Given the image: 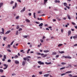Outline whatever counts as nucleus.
<instances>
[{
    "label": "nucleus",
    "mask_w": 77,
    "mask_h": 77,
    "mask_svg": "<svg viewBox=\"0 0 77 77\" xmlns=\"http://www.w3.org/2000/svg\"><path fill=\"white\" fill-rule=\"evenodd\" d=\"M72 77H77V75L74 76H72Z\"/></svg>",
    "instance_id": "obj_64"
},
{
    "label": "nucleus",
    "mask_w": 77,
    "mask_h": 77,
    "mask_svg": "<svg viewBox=\"0 0 77 77\" xmlns=\"http://www.w3.org/2000/svg\"><path fill=\"white\" fill-rule=\"evenodd\" d=\"M66 73H62V74H61L60 75L61 76H63V75H66Z\"/></svg>",
    "instance_id": "obj_25"
},
{
    "label": "nucleus",
    "mask_w": 77,
    "mask_h": 77,
    "mask_svg": "<svg viewBox=\"0 0 77 77\" xmlns=\"http://www.w3.org/2000/svg\"><path fill=\"white\" fill-rule=\"evenodd\" d=\"M45 36H43L42 37V39H45Z\"/></svg>",
    "instance_id": "obj_55"
},
{
    "label": "nucleus",
    "mask_w": 77,
    "mask_h": 77,
    "mask_svg": "<svg viewBox=\"0 0 77 77\" xmlns=\"http://www.w3.org/2000/svg\"><path fill=\"white\" fill-rule=\"evenodd\" d=\"M15 8H17V2L15 3Z\"/></svg>",
    "instance_id": "obj_36"
},
{
    "label": "nucleus",
    "mask_w": 77,
    "mask_h": 77,
    "mask_svg": "<svg viewBox=\"0 0 77 77\" xmlns=\"http://www.w3.org/2000/svg\"><path fill=\"white\" fill-rule=\"evenodd\" d=\"M3 66H5V67L6 66H7V65H6V64H4L3 65Z\"/></svg>",
    "instance_id": "obj_57"
},
{
    "label": "nucleus",
    "mask_w": 77,
    "mask_h": 77,
    "mask_svg": "<svg viewBox=\"0 0 77 77\" xmlns=\"http://www.w3.org/2000/svg\"><path fill=\"white\" fill-rule=\"evenodd\" d=\"M72 24H73V25H75V23H74V22H72Z\"/></svg>",
    "instance_id": "obj_51"
},
{
    "label": "nucleus",
    "mask_w": 77,
    "mask_h": 77,
    "mask_svg": "<svg viewBox=\"0 0 77 77\" xmlns=\"http://www.w3.org/2000/svg\"><path fill=\"white\" fill-rule=\"evenodd\" d=\"M23 38H27V35H24L23 36Z\"/></svg>",
    "instance_id": "obj_39"
},
{
    "label": "nucleus",
    "mask_w": 77,
    "mask_h": 77,
    "mask_svg": "<svg viewBox=\"0 0 77 77\" xmlns=\"http://www.w3.org/2000/svg\"><path fill=\"white\" fill-rule=\"evenodd\" d=\"M37 19L38 20H43L42 18H40V19H39V18H38Z\"/></svg>",
    "instance_id": "obj_34"
},
{
    "label": "nucleus",
    "mask_w": 77,
    "mask_h": 77,
    "mask_svg": "<svg viewBox=\"0 0 77 77\" xmlns=\"http://www.w3.org/2000/svg\"><path fill=\"white\" fill-rule=\"evenodd\" d=\"M68 65V66H70V68H71V67H71V65L69 64Z\"/></svg>",
    "instance_id": "obj_59"
},
{
    "label": "nucleus",
    "mask_w": 77,
    "mask_h": 77,
    "mask_svg": "<svg viewBox=\"0 0 77 77\" xmlns=\"http://www.w3.org/2000/svg\"><path fill=\"white\" fill-rule=\"evenodd\" d=\"M59 53H60V54H63V53H64V52L63 51H59Z\"/></svg>",
    "instance_id": "obj_22"
},
{
    "label": "nucleus",
    "mask_w": 77,
    "mask_h": 77,
    "mask_svg": "<svg viewBox=\"0 0 77 77\" xmlns=\"http://www.w3.org/2000/svg\"><path fill=\"white\" fill-rule=\"evenodd\" d=\"M73 39H76L77 38V34L76 35H75V36L73 37Z\"/></svg>",
    "instance_id": "obj_10"
},
{
    "label": "nucleus",
    "mask_w": 77,
    "mask_h": 77,
    "mask_svg": "<svg viewBox=\"0 0 77 77\" xmlns=\"http://www.w3.org/2000/svg\"><path fill=\"white\" fill-rule=\"evenodd\" d=\"M18 57V55H15L14 57V59H17Z\"/></svg>",
    "instance_id": "obj_24"
},
{
    "label": "nucleus",
    "mask_w": 77,
    "mask_h": 77,
    "mask_svg": "<svg viewBox=\"0 0 77 77\" xmlns=\"http://www.w3.org/2000/svg\"><path fill=\"white\" fill-rule=\"evenodd\" d=\"M18 33H19L18 31H17L16 33V35H18Z\"/></svg>",
    "instance_id": "obj_28"
},
{
    "label": "nucleus",
    "mask_w": 77,
    "mask_h": 77,
    "mask_svg": "<svg viewBox=\"0 0 77 77\" xmlns=\"http://www.w3.org/2000/svg\"><path fill=\"white\" fill-rule=\"evenodd\" d=\"M55 3H60V1L59 0H55Z\"/></svg>",
    "instance_id": "obj_21"
},
{
    "label": "nucleus",
    "mask_w": 77,
    "mask_h": 77,
    "mask_svg": "<svg viewBox=\"0 0 77 77\" xmlns=\"http://www.w3.org/2000/svg\"><path fill=\"white\" fill-rule=\"evenodd\" d=\"M40 41H41V42H42V43L44 42V41H43V40H42V39H41L40 40Z\"/></svg>",
    "instance_id": "obj_48"
},
{
    "label": "nucleus",
    "mask_w": 77,
    "mask_h": 77,
    "mask_svg": "<svg viewBox=\"0 0 77 77\" xmlns=\"http://www.w3.org/2000/svg\"><path fill=\"white\" fill-rule=\"evenodd\" d=\"M45 63L47 65H50V64H51V63L49 62V63H47V62Z\"/></svg>",
    "instance_id": "obj_19"
},
{
    "label": "nucleus",
    "mask_w": 77,
    "mask_h": 77,
    "mask_svg": "<svg viewBox=\"0 0 77 77\" xmlns=\"http://www.w3.org/2000/svg\"><path fill=\"white\" fill-rule=\"evenodd\" d=\"M67 17L69 20H71V17H70V15H67Z\"/></svg>",
    "instance_id": "obj_17"
},
{
    "label": "nucleus",
    "mask_w": 77,
    "mask_h": 77,
    "mask_svg": "<svg viewBox=\"0 0 77 77\" xmlns=\"http://www.w3.org/2000/svg\"><path fill=\"white\" fill-rule=\"evenodd\" d=\"M13 48H15L16 49H17V47H15V45H13Z\"/></svg>",
    "instance_id": "obj_47"
},
{
    "label": "nucleus",
    "mask_w": 77,
    "mask_h": 77,
    "mask_svg": "<svg viewBox=\"0 0 77 77\" xmlns=\"http://www.w3.org/2000/svg\"><path fill=\"white\" fill-rule=\"evenodd\" d=\"M23 30V29L22 28H20L18 29V31H21V30Z\"/></svg>",
    "instance_id": "obj_44"
},
{
    "label": "nucleus",
    "mask_w": 77,
    "mask_h": 77,
    "mask_svg": "<svg viewBox=\"0 0 77 77\" xmlns=\"http://www.w3.org/2000/svg\"><path fill=\"white\" fill-rule=\"evenodd\" d=\"M1 77H6V76H4V75H2L1 76Z\"/></svg>",
    "instance_id": "obj_63"
},
{
    "label": "nucleus",
    "mask_w": 77,
    "mask_h": 77,
    "mask_svg": "<svg viewBox=\"0 0 77 77\" xmlns=\"http://www.w3.org/2000/svg\"><path fill=\"white\" fill-rule=\"evenodd\" d=\"M4 58L5 59H6V55H4Z\"/></svg>",
    "instance_id": "obj_41"
},
{
    "label": "nucleus",
    "mask_w": 77,
    "mask_h": 77,
    "mask_svg": "<svg viewBox=\"0 0 77 77\" xmlns=\"http://www.w3.org/2000/svg\"><path fill=\"white\" fill-rule=\"evenodd\" d=\"M6 38H7L6 37H3V39L4 41H5L6 39Z\"/></svg>",
    "instance_id": "obj_32"
},
{
    "label": "nucleus",
    "mask_w": 77,
    "mask_h": 77,
    "mask_svg": "<svg viewBox=\"0 0 77 77\" xmlns=\"http://www.w3.org/2000/svg\"><path fill=\"white\" fill-rule=\"evenodd\" d=\"M28 15L29 16H31L32 15V13H29Z\"/></svg>",
    "instance_id": "obj_45"
},
{
    "label": "nucleus",
    "mask_w": 77,
    "mask_h": 77,
    "mask_svg": "<svg viewBox=\"0 0 77 77\" xmlns=\"http://www.w3.org/2000/svg\"><path fill=\"white\" fill-rule=\"evenodd\" d=\"M14 63H16V64H18V63H19V61H17V60H16L14 62Z\"/></svg>",
    "instance_id": "obj_9"
},
{
    "label": "nucleus",
    "mask_w": 77,
    "mask_h": 77,
    "mask_svg": "<svg viewBox=\"0 0 77 77\" xmlns=\"http://www.w3.org/2000/svg\"><path fill=\"white\" fill-rule=\"evenodd\" d=\"M8 51L9 52H11V50L8 49Z\"/></svg>",
    "instance_id": "obj_56"
},
{
    "label": "nucleus",
    "mask_w": 77,
    "mask_h": 77,
    "mask_svg": "<svg viewBox=\"0 0 77 77\" xmlns=\"http://www.w3.org/2000/svg\"><path fill=\"white\" fill-rule=\"evenodd\" d=\"M17 1L20 2V3H21V0H17Z\"/></svg>",
    "instance_id": "obj_49"
},
{
    "label": "nucleus",
    "mask_w": 77,
    "mask_h": 77,
    "mask_svg": "<svg viewBox=\"0 0 77 77\" xmlns=\"http://www.w3.org/2000/svg\"><path fill=\"white\" fill-rule=\"evenodd\" d=\"M16 29H20V26L18 25H17Z\"/></svg>",
    "instance_id": "obj_30"
},
{
    "label": "nucleus",
    "mask_w": 77,
    "mask_h": 77,
    "mask_svg": "<svg viewBox=\"0 0 77 77\" xmlns=\"http://www.w3.org/2000/svg\"><path fill=\"white\" fill-rule=\"evenodd\" d=\"M2 61H5V58H3L2 59Z\"/></svg>",
    "instance_id": "obj_58"
},
{
    "label": "nucleus",
    "mask_w": 77,
    "mask_h": 77,
    "mask_svg": "<svg viewBox=\"0 0 77 77\" xmlns=\"http://www.w3.org/2000/svg\"><path fill=\"white\" fill-rule=\"evenodd\" d=\"M11 32V31L9 30L7 31L5 33V35H7V34H9V33Z\"/></svg>",
    "instance_id": "obj_8"
},
{
    "label": "nucleus",
    "mask_w": 77,
    "mask_h": 77,
    "mask_svg": "<svg viewBox=\"0 0 77 77\" xmlns=\"http://www.w3.org/2000/svg\"><path fill=\"white\" fill-rule=\"evenodd\" d=\"M35 23H36V24H40V22H36Z\"/></svg>",
    "instance_id": "obj_46"
},
{
    "label": "nucleus",
    "mask_w": 77,
    "mask_h": 77,
    "mask_svg": "<svg viewBox=\"0 0 77 77\" xmlns=\"http://www.w3.org/2000/svg\"><path fill=\"white\" fill-rule=\"evenodd\" d=\"M23 60H27V58H23Z\"/></svg>",
    "instance_id": "obj_52"
},
{
    "label": "nucleus",
    "mask_w": 77,
    "mask_h": 77,
    "mask_svg": "<svg viewBox=\"0 0 77 77\" xmlns=\"http://www.w3.org/2000/svg\"><path fill=\"white\" fill-rule=\"evenodd\" d=\"M30 56H28L27 57V58H30Z\"/></svg>",
    "instance_id": "obj_62"
},
{
    "label": "nucleus",
    "mask_w": 77,
    "mask_h": 77,
    "mask_svg": "<svg viewBox=\"0 0 77 77\" xmlns=\"http://www.w3.org/2000/svg\"><path fill=\"white\" fill-rule=\"evenodd\" d=\"M56 54H57V53H56V52H52V55H55Z\"/></svg>",
    "instance_id": "obj_18"
},
{
    "label": "nucleus",
    "mask_w": 77,
    "mask_h": 77,
    "mask_svg": "<svg viewBox=\"0 0 77 77\" xmlns=\"http://www.w3.org/2000/svg\"><path fill=\"white\" fill-rule=\"evenodd\" d=\"M56 21V19H53V21L54 22V21Z\"/></svg>",
    "instance_id": "obj_60"
},
{
    "label": "nucleus",
    "mask_w": 77,
    "mask_h": 77,
    "mask_svg": "<svg viewBox=\"0 0 77 77\" xmlns=\"http://www.w3.org/2000/svg\"><path fill=\"white\" fill-rule=\"evenodd\" d=\"M36 13H33V15H34V18H36Z\"/></svg>",
    "instance_id": "obj_20"
},
{
    "label": "nucleus",
    "mask_w": 77,
    "mask_h": 77,
    "mask_svg": "<svg viewBox=\"0 0 77 77\" xmlns=\"http://www.w3.org/2000/svg\"><path fill=\"white\" fill-rule=\"evenodd\" d=\"M38 63H39V65H44V63L42 62L41 61H39L38 62Z\"/></svg>",
    "instance_id": "obj_2"
},
{
    "label": "nucleus",
    "mask_w": 77,
    "mask_h": 77,
    "mask_svg": "<svg viewBox=\"0 0 77 77\" xmlns=\"http://www.w3.org/2000/svg\"><path fill=\"white\" fill-rule=\"evenodd\" d=\"M25 10H26V7H24L23 8V9L20 11V12L22 13L23 12H24V11H25Z\"/></svg>",
    "instance_id": "obj_3"
},
{
    "label": "nucleus",
    "mask_w": 77,
    "mask_h": 77,
    "mask_svg": "<svg viewBox=\"0 0 77 77\" xmlns=\"http://www.w3.org/2000/svg\"><path fill=\"white\" fill-rule=\"evenodd\" d=\"M63 44H60L58 45V47H61L62 45H63Z\"/></svg>",
    "instance_id": "obj_15"
},
{
    "label": "nucleus",
    "mask_w": 77,
    "mask_h": 77,
    "mask_svg": "<svg viewBox=\"0 0 77 77\" xmlns=\"http://www.w3.org/2000/svg\"><path fill=\"white\" fill-rule=\"evenodd\" d=\"M16 74L15 73H13L12 74V75H15Z\"/></svg>",
    "instance_id": "obj_54"
},
{
    "label": "nucleus",
    "mask_w": 77,
    "mask_h": 77,
    "mask_svg": "<svg viewBox=\"0 0 77 77\" xmlns=\"http://www.w3.org/2000/svg\"><path fill=\"white\" fill-rule=\"evenodd\" d=\"M49 74H46L45 75H44V77H48L49 76Z\"/></svg>",
    "instance_id": "obj_6"
},
{
    "label": "nucleus",
    "mask_w": 77,
    "mask_h": 77,
    "mask_svg": "<svg viewBox=\"0 0 77 77\" xmlns=\"http://www.w3.org/2000/svg\"><path fill=\"white\" fill-rule=\"evenodd\" d=\"M65 67H62L60 69V70H62V69H65Z\"/></svg>",
    "instance_id": "obj_29"
},
{
    "label": "nucleus",
    "mask_w": 77,
    "mask_h": 77,
    "mask_svg": "<svg viewBox=\"0 0 77 77\" xmlns=\"http://www.w3.org/2000/svg\"><path fill=\"white\" fill-rule=\"evenodd\" d=\"M61 64H62V65H66V63L63 62L61 63Z\"/></svg>",
    "instance_id": "obj_40"
},
{
    "label": "nucleus",
    "mask_w": 77,
    "mask_h": 77,
    "mask_svg": "<svg viewBox=\"0 0 77 77\" xmlns=\"http://www.w3.org/2000/svg\"><path fill=\"white\" fill-rule=\"evenodd\" d=\"M71 72H72V71H69L66 72V74H68V73H71Z\"/></svg>",
    "instance_id": "obj_23"
},
{
    "label": "nucleus",
    "mask_w": 77,
    "mask_h": 77,
    "mask_svg": "<svg viewBox=\"0 0 77 77\" xmlns=\"http://www.w3.org/2000/svg\"><path fill=\"white\" fill-rule=\"evenodd\" d=\"M62 57H65V59H71V57H69V56H63Z\"/></svg>",
    "instance_id": "obj_1"
},
{
    "label": "nucleus",
    "mask_w": 77,
    "mask_h": 77,
    "mask_svg": "<svg viewBox=\"0 0 77 77\" xmlns=\"http://www.w3.org/2000/svg\"><path fill=\"white\" fill-rule=\"evenodd\" d=\"M71 33V31H69L68 32V36H70Z\"/></svg>",
    "instance_id": "obj_7"
},
{
    "label": "nucleus",
    "mask_w": 77,
    "mask_h": 77,
    "mask_svg": "<svg viewBox=\"0 0 77 77\" xmlns=\"http://www.w3.org/2000/svg\"><path fill=\"white\" fill-rule=\"evenodd\" d=\"M8 68V65H7L3 69H6Z\"/></svg>",
    "instance_id": "obj_38"
},
{
    "label": "nucleus",
    "mask_w": 77,
    "mask_h": 77,
    "mask_svg": "<svg viewBox=\"0 0 77 77\" xmlns=\"http://www.w3.org/2000/svg\"><path fill=\"white\" fill-rule=\"evenodd\" d=\"M11 62V60H8V62L10 63V62Z\"/></svg>",
    "instance_id": "obj_43"
},
{
    "label": "nucleus",
    "mask_w": 77,
    "mask_h": 77,
    "mask_svg": "<svg viewBox=\"0 0 77 77\" xmlns=\"http://www.w3.org/2000/svg\"><path fill=\"white\" fill-rule=\"evenodd\" d=\"M19 18H20V16H17L16 17V20H18L19 19Z\"/></svg>",
    "instance_id": "obj_27"
},
{
    "label": "nucleus",
    "mask_w": 77,
    "mask_h": 77,
    "mask_svg": "<svg viewBox=\"0 0 77 77\" xmlns=\"http://www.w3.org/2000/svg\"><path fill=\"white\" fill-rule=\"evenodd\" d=\"M47 56V54L44 55L43 56V57H46Z\"/></svg>",
    "instance_id": "obj_37"
},
{
    "label": "nucleus",
    "mask_w": 77,
    "mask_h": 77,
    "mask_svg": "<svg viewBox=\"0 0 77 77\" xmlns=\"http://www.w3.org/2000/svg\"><path fill=\"white\" fill-rule=\"evenodd\" d=\"M48 1V0H44L43 5H45V4H46V3Z\"/></svg>",
    "instance_id": "obj_11"
},
{
    "label": "nucleus",
    "mask_w": 77,
    "mask_h": 77,
    "mask_svg": "<svg viewBox=\"0 0 77 77\" xmlns=\"http://www.w3.org/2000/svg\"><path fill=\"white\" fill-rule=\"evenodd\" d=\"M2 32H1V33L4 34V32H5V29L3 28H2Z\"/></svg>",
    "instance_id": "obj_5"
},
{
    "label": "nucleus",
    "mask_w": 77,
    "mask_h": 77,
    "mask_svg": "<svg viewBox=\"0 0 77 77\" xmlns=\"http://www.w3.org/2000/svg\"><path fill=\"white\" fill-rule=\"evenodd\" d=\"M39 73L40 74H42V72H39Z\"/></svg>",
    "instance_id": "obj_50"
},
{
    "label": "nucleus",
    "mask_w": 77,
    "mask_h": 77,
    "mask_svg": "<svg viewBox=\"0 0 77 77\" xmlns=\"http://www.w3.org/2000/svg\"><path fill=\"white\" fill-rule=\"evenodd\" d=\"M14 41H13L12 42L11 44H10V45H12V44H13V43H14Z\"/></svg>",
    "instance_id": "obj_35"
},
{
    "label": "nucleus",
    "mask_w": 77,
    "mask_h": 77,
    "mask_svg": "<svg viewBox=\"0 0 77 77\" xmlns=\"http://www.w3.org/2000/svg\"><path fill=\"white\" fill-rule=\"evenodd\" d=\"M25 21H26V22H27V23H30V20L27 19H26L25 20Z\"/></svg>",
    "instance_id": "obj_13"
},
{
    "label": "nucleus",
    "mask_w": 77,
    "mask_h": 77,
    "mask_svg": "<svg viewBox=\"0 0 77 77\" xmlns=\"http://www.w3.org/2000/svg\"><path fill=\"white\" fill-rule=\"evenodd\" d=\"M3 71H4V70H3L2 69H0V72H3Z\"/></svg>",
    "instance_id": "obj_26"
},
{
    "label": "nucleus",
    "mask_w": 77,
    "mask_h": 77,
    "mask_svg": "<svg viewBox=\"0 0 77 77\" xmlns=\"http://www.w3.org/2000/svg\"><path fill=\"white\" fill-rule=\"evenodd\" d=\"M66 8H67L68 9H69V8H70V7H68V6H66Z\"/></svg>",
    "instance_id": "obj_53"
},
{
    "label": "nucleus",
    "mask_w": 77,
    "mask_h": 77,
    "mask_svg": "<svg viewBox=\"0 0 77 77\" xmlns=\"http://www.w3.org/2000/svg\"><path fill=\"white\" fill-rule=\"evenodd\" d=\"M3 5V3H0V8H2V6Z\"/></svg>",
    "instance_id": "obj_14"
},
{
    "label": "nucleus",
    "mask_w": 77,
    "mask_h": 77,
    "mask_svg": "<svg viewBox=\"0 0 77 77\" xmlns=\"http://www.w3.org/2000/svg\"><path fill=\"white\" fill-rule=\"evenodd\" d=\"M43 26V23H41V24L39 25L38 26L39 27H42V26Z\"/></svg>",
    "instance_id": "obj_12"
},
{
    "label": "nucleus",
    "mask_w": 77,
    "mask_h": 77,
    "mask_svg": "<svg viewBox=\"0 0 77 77\" xmlns=\"http://www.w3.org/2000/svg\"><path fill=\"white\" fill-rule=\"evenodd\" d=\"M26 61H23L22 62V65L23 66H24L25 65H26Z\"/></svg>",
    "instance_id": "obj_4"
},
{
    "label": "nucleus",
    "mask_w": 77,
    "mask_h": 77,
    "mask_svg": "<svg viewBox=\"0 0 77 77\" xmlns=\"http://www.w3.org/2000/svg\"><path fill=\"white\" fill-rule=\"evenodd\" d=\"M14 3V1H11V2H10V4H11V5H12V4Z\"/></svg>",
    "instance_id": "obj_31"
},
{
    "label": "nucleus",
    "mask_w": 77,
    "mask_h": 77,
    "mask_svg": "<svg viewBox=\"0 0 77 77\" xmlns=\"http://www.w3.org/2000/svg\"><path fill=\"white\" fill-rule=\"evenodd\" d=\"M69 75L70 77H72V75L71 74H69Z\"/></svg>",
    "instance_id": "obj_42"
},
{
    "label": "nucleus",
    "mask_w": 77,
    "mask_h": 77,
    "mask_svg": "<svg viewBox=\"0 0 77 77\" xmlns=\"http://www.w3.org/2000/svg\"><path fill=\"white\" fill-rule=\"evenodd\" d=\"M63 29H61V32L62 33H63Z\"/></svg>",
    "instance_id": "obj_61"
},
{
    "label": "nucleus",
    "mask_w": 77,
    "mask_h": 77,
    "mask_svg": "<svg viewBox=\"0 0 77 77\" xmlns=\"http://www.w3.org/2000/svg\"><path fill=\"white\" fill-rule=\"evenodd\" d=\"M43 51L44 53H48V52H49L50 51L49 50H46L44 51Z\"/></svg>",
    "instance_id": "obj_16"
},
{
    "label": "nucleus",
    "mask_w": 77,
    "mask_h": 77,
    "mask_svg": "<svg viewBox=\"0 0 77 77\" xmlns=\"http://www.w3.org/2000/svg\"><path fill=\"white\" fill-rule=\"evenodd\" d=\"M63 5H64V6H66V5H67V4H66V2H65V3H64Z\"/></svg>",
    "instance_id": "obj_33"
}]
</instances>
